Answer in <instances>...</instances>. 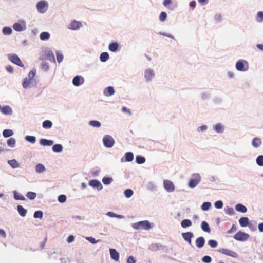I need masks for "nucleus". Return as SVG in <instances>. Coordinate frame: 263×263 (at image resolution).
Returning <instances> with one entry per match:
<instances>
[{
	"label": "nucleus",
	"mask_w": 263,
	"mask_h": 263,
	"mask_svg": "<svg viewBox=\"0 0 263 263\" xmlns=\"http://www.w3.org/2000/svg\"><path fill=\"white\" fill-rule=\"evenodd\" d=\"M167 17V14L165 12H162L159 16V20L161 22H164L166 20Z\"/></svg>",
	"instance_id": "de8ad7c7"
},
{
	"label": "nucleus",
	"mask_w": 263,
	"mask_h": 263,
	"mask_svg": "<svg viewBox=\"0 0 263 263\" xmlns=\"http://www.w3.org/2000/svg\"><path fill=\"white\" fill-rule=\"evenodd\" d=\"M140 227L141 229H144L145 230H149L151 227V223L148 221L144 220V221H140Z\"/></svg>",
	"instance_id": "f3484780"
},
{
	"label": "nucleus",
	"mask_w": 263,
	"mask_h": 263,
	"mask_svg": "<svg viewBox=\"0 0 263 263\" xmlns=\"http://www.w3.org/2000/svg\"><path fill=\"white\" fill-rule=\"evenodd\" d=\"M13 134V132L11 129H5L3 132V135L4 137L7 138L11 136Z\"/></svg>",
	"instance_id": "72a5a7b5"
},
{
	"label": "nucleus",
	"mask_w": 263,
	"mask_h": 263,
	"mask_svg": "<svg viewBox=\"0 0 263 263\" xmlns=\"http://www.w3.org/2000/svg\"><path fill=\"white\" fill-rule=\"evenodd\" d=\"M205 243L204 238L203 237H200L196 240V245L197 247L202 248Z\"/></svg>",
	"instance_id": "6ab92c4d"
},
{
	"label": "nucleus",
	"mask_w": 263,
	"mask_h": 263,
	"mask_svg": "<svg viewBox=\"0 0 263 263\" xmlns=\"http://www.w3.org/2000/svg\"><path fill=\"white\" fill-rule=\"evenodd\" d=\"M211 205V204L210 202H205L202 204V205L201 206V208L203 210L206 211L210 208Z\"/></svg>",
	"instance_id": "a18cd8bd"
},
{
	"label": "nucleus",
	"mask_w": 263,
	"mask_h": 263,
	"mask_svg": "<svg viewBox=\"0 0 263 263\" xmlns=\"http://www.w3.org/2000/svg\"><path fill=\"white\" fill-rule=\"evenodd\" d=\"M104 146L107 148L112 147L115 144V140L110 135H105L103 138Z\"/></svg>",
	"instance_id": "f257e3e1"
},
{
	"label": "nucleus",
	"mask_w": 263,
	"mask_h": 263,
	"mask_svg": "<svg viewBox=\"0 0 263 263\" xmlns=\"http://www.w3.org/2000/svg\"><path fill=\"white\" fill-rule=\"evenodd\" d=\"M256 20L258 22H262L263 21V12L259 11L258 12Z\"/></svg>",
	"instance_id": "8fccbe9b"
},
{
	"label": "nucleus",
	"mask_w": 263,
	"mask_h": 263,
	"mask_svg": "<svg viewBox=\"0 0 263 263\" xmlns=\"http://www.w3.org/2000/svg\"><path fill=\"white\" fill-rule=\"evenodd\" d=\"M58 201L61 203H64L66 200V196L65 195H60L58 198Z\"/></svg>",
	"instance_id": "603ef678"
},
{
	"label": "nucleus",
	"mask_w": 263,
	"mask_h": 263,
	"mask_svg": "<svg viewBox=\"0 0 263 263\" xmlns=\"http://www.w3.org/2000/svg\"><path fill=\"white\" fill-rule=\"evenodd\" d=\"M47 3L44 1L39 2L36 4V8L40 13H44L46 11V7Z\"/></svg>",
	"instance_id": "6e6552de"
},
{
	"label": "nucleus",
	"mask_w": 263,
	"mask_h": 263,
	"mask_svg": "<svg viewBox=\"0 0 263 263\" xmlns=\"http://www.w3.org/2000/svg\"><path fill=\"white\" fill-rule=\"evenodd\" d=\"M53 143V141L46 139H41L40 140V144L43 146H51Z\"/></svg>",
	"instance_id": "a211bd4d"
},
{
	"label": "nucleus",
	"mask_w": 263,
	"mask_h": 263,
	"mask_svg": "<svg viewBox=\"0 0 263 263\" xmlns=\"http://www.w3.org/2000/svg\"><path fill=\"white\" fill-rule=\"evenodd\" d=\"M256 163L259 166H263V156L260 155L256 159Z\"/></svg>",
	"instance_id": "c03bdc74"
},
{
	"label": "nucleus",
	"mask_w": 263,
	"mask_h": 263,
	"mask_svg": "<svg viewBox=\"0 0 263 263\" xmlns=\"http://www.w3.org/2000/svg\"><path fill=\"white\" fill-rule=\"evenodd\" d=\"M1 111L4 115H11L12 113L11 107L7 105L2 107Z\"/></svg>",
	"instance_id": "dca6fc26"
},
{
	"label": "nucleus",
	"mask_w": 263,
	"mask_h": 263,
	"mask_svg": "<svg viewBox=\"0 0 263 263\" xmlns=\"http://www.w3.org/2000/svg\"><path fill=\"white\" fill-rule=\"evenodd\" d=\"M30 84L29 80H28L27 78H25L23 83V86L24 88H26L28 87Z\"/></svg>",
	"instance_id": "e2e57ef3"
},
{
	"label": "nucleus",
	"mask_w": 263,
	"mask_h": 263,
	"mask_svg": "<svg viewBox=\"0 0 263 263\" xmlns=\"http://www.w3.org/2000/svg\"><path fill=\"white\" fill-rule=\"evenodd\" d=\"M140 223H140V221L138 222H136V223H134L132 225V227H133L134 229H136V230L140 229H141Z\"/></svg>",
	"instance_id": "0e129e2a"
},
{
	"label": "nucleus",
	"mask_w": 263,
	"mask_h": 263,
	"mask_svg": "<svg viewBox=\"0 0 263 263\" xmlns=\"http://www.w3.org/2000/svg\"><path fill=\"white\" fill-rule=\"evenodd\" d=\"M89 184L93 187H96L97 189H101L102 184L100 182L97 180H91L89 182Z\"/></svg>",
	"instance_id": "2eb2a0df"
},
{
	"label": "nucleus",
	"mask_w": 263,
	"mask_h": 263,
	"mask_svg": "<svg viewBox=\"0 0 263 263\" xmlns=\"http://www.w3.org/2000/svg\"><path fill=\"white\" fill-rule=\"evenodd\" d=\"M57 59L58 63H61L63 59V55L62 53L57 52Z\"/></svg>",
	"instance_id": "bf43d9fd"
},
{
	"label": "nucleus",
	"mask_w": 263,
	"mask_h": 263,
	"mask_svg": "<svg viewBox=\"0 0 263 263\" xmlns=\"http://www.w3.org/2000/svg\"><path fill=\"white\" fill-rule=\"evenodd\" d=\"M125 160L127 162L132 161L134 159V155L132 152H127L125 155Z\"/></svg>",
	"instance_id": "f704fd0d"
},
{
	"label": "nucleus",
	"mask_w": 263,
	"mask_h": 263,
	"mask_svg": "<svg viewBox=\"0 0 263 263\" xmlns=\"http://www.w3.org/2000/svg\"><path fill=\"white\" fill-rule=\"evenodd\" d=\"M52 150L55 152H61L63 150V146L59 144H55L52 147Z\"/></svg>",
	"instance_id": "2f4dec72"
},
{
	"label": "nucleus",
	"mask_w": 263,
	"mask_h": 263,
	"mask_svg": "<svg viewBox=\"0 0 263 263\" xmlns=\"http://www.w3.org/2000/svg\"><path fill=\"white\" fill-rule=\"evenodd\" d=\"M2 32L4 35H8L12 33V29L9 27H5L3 28Z\"/></svg>",
	"instance_id": "473e14b6"
},
{
	"label": "nucleus",
	"mask_w": 263,
	"mask_h": 263,
	"mask_svg": "<svg viewBox=\"0 0 263 263\" xmlns=\"http://www.w3.org/2000/svg\"><path fill=\"white\" fill-rule=\"evenodd\" d=\"M208 244L212 247V248H215L217 246V242L216 240H210L208 241Z\"/></svg>",
	"instance_id": "5fc2aeb1"
},
{
	"label": "nucleus",
	"mask_w": 263,
	"mask_h": 263,
	"mask_svg": "<svg viewBox=\"0 0 263 263\" xmlns=\"http://www.w3.org/2000/svg\"><path fill=\"white\" fill-rule=\"evenodd\" d=\"M83 78L79 76H75L72 80V83L76 86H78L80 85L83 83Z\"/></svg>",
	"instance_id": "9b49d317"
},
{
	"label": "nucleus",
	"mask_w": 263,
	"mask_h": 263,
	"mask_svg": "<svg viewBox=\"0 0 263 263\" xmlns=\"http://www.w3.org/2000/svg\"><path fill=\"white\" fill-rule=\"evenodd\" d=\"M223 202L221 200L217 201L215 202L214 205L217 209H221L223 206Z\"/></svg>",
	"instance_id": "864d4df0"
},
{
	"label": "nucleus",
	"mask_w": 263,
	"mask_h": 263,
	"mask_svg": "<svg viewBox=\"0 0 263 263\" xmlns=\"http://www.w3.org/2000/svg\"><path fill=\"white\" fill-rule=\"evenodd\" d=\"M15 144V140L13 138H10L7 140V144L10 147H14Z\"/></svg>",
	"instance_id": "37998d69"
},
{
	"label": "nucleus",
	"mask_w": 263,
	"mask_h": 263,
	"mask_svg": "<svg viewBox=\"0 0 263 263\" xmlns=\"http://www.w3.org/2000/svg\"><path fill=\"white\" fill-rule=\"evenodd\" d=\"M182 236L183 238L186 241L188 242V243L191 245V239L193 237V234L192 233L188 232L186 233H183L182 234Z\"/></svg>",
	"instance_id": "f8f14e48"
},
{
	"label": "nucleus",
	"mask_w": 263,
	"mask_h": 263,
	"mask_svg": "<svg viewBox=\"0 0 263 263\" xmlns=\"http://www.w3.org/2000/svg\"><path fill=\"white\" fill-rule=\"evenodd\" d=\"M52 126V123L50 120H45L43 122V127L44 128H50Z\"/></svg>",
	"instance_id": "c9c22d12"
},
{
	"label": "nucleus",
	"mask_w": 263,
	"mask_h": 263,
	"mask_svg": "<svg viewBox=\"0 0 263 263\" xmlns=\"http://www.w3.org/2000/svg\"><path fill=\"white\" fill-rule=\"evenodd\" d=\"M112 181V179L110 177H104L102 179V182L104 184H109Z\"/></svg>",
	"instance_id": "49530a36"
},
{
	"label": "nucleus",
	"mask_w": 263,
	"mask_h": 263,
	"mask_svg": "<svg viewBox=\"0 0 263 263\" xmlns=\"http://www.w3.org/2000/svg\"><path fill=\"white\" fill-rule=\"evenodd\" d=\"M119 47V45L117 43H112L109 45V49L112 52H116Z\"/></svg>",
	"instance_id": "cd10ccee"
},
{
	"label": "nucleus",
	"mask_w": 263,
	"mask_h": 263,
	"mask_svg": "<svg viewBox=\"0 0 263 263\" xmlns=\"http://www.w3.org/2000/svg\"><path fill=\"white\" fill-rule=\"evenodd\" d=\"M41 67L44 71H47L49 69V65L46 63H43L41 65Z\"/></svg>",
	"instance_id": "052dcab7"
},
{
	"label": "nucleus",
	"mask_w": 263,
	"mask_h": 263,
	"mask_svg": "<svg viewBox=\"0 0 263 263\" xmlns=\"http://www.w3.org/2000/svg\"><path fill=\"white\" fill-rule=\"evenodd\" d=\"M74 240V237L73 235H69L67 239V241L68 243H71Z\"/></svg>",
	"instance_id": "774afa93"
},
{
	"label": "nucleus",
	"mask_w": 263,
	"mask_h": 263,
	"mask_svg": "<svg viewBox=\"0 0 263 263\" xmlns=\"http://www.w3.org/2000/svg\"><path fill=\"white\" fill-rule=\"evenodd\" d=\"M136 161L138 164H143L145 162V158L144 157L138 156L136 157Z\"/></svg>",
	"instance_id": "58836bf2"
},
{
	"label": "nucleus",
	"mask_w": 263,
	"mask_h": 263,
	"mask_svg": "<svg viewBox=\"0 0 263 263\" xmlns=\"http://www.w3.org/2000/svg\"><path fill=\"white\" fill-rule=\"evenodd\" d=\"M192 224V221L189 219H184L181 223V227L184 228L190 227Z\"/></svg>",
	"instance_id": "b1692460"
},
{
	"label": "nucleus",
	"mask_w": 263,
	"mask_h": 263,
	"mask_svg": "<svg viewBox=\"0 0 263 263\" xmlns=\"http://www.w3.org/2000/svg\"><path fill=\"white\" fill-rule=\"evenodd\" d=\"M40 37L41 40H47L49 39L50 34L47 32H43L40 34Z\"/></svg>",
	"instance_id": "c756f323"
},
{
	"label": "nucleus",
	"mask_w": 263,
	"mask_h": 263,
	"mask_svg": "<svg viewBox=\"0 0 263 263\" xmlns=\"http://www.w3.org/2000/svg\"><path fill=\"white\" fill-rule=\"evenodd\" d=\"M115 93V90L113 87L109 86L106 87L104 90V94L106 96H110Z\"/></svg>",
	"instance_id": "4468645a"
},
{
	"label": "nucleus",
	"mask_w": 263,
	"mask_h": 263,
	"mask_svg": "<svg viewBox=\"0 0 263 263\" xmlns=\"http://www.w3.org/2000/svg\"><path fill=\"white\" fill-rule=\"evenodd\" d=\"M235 209L237 211L242 213H245L247 211V208L241 203H238L236 205Z\"/></svg>",
	"instance_id": "4be33fe9"
},
{
	"label": "nucleus",
	"mask_w": 263,
	"mask_h": 263,
	"mask_svg": "<svg viewBox=\"0 0 263 263\" xmlns=\"http://www.w3.org/2000/svg\"><path fill=\"white\" fill-rule=\"evenodd\" d=\"M163 184L165 189L167 192H171L174 191L175 186L172 181L168 180H165L164 181Z\"/></svg>",
	"instance_id": "423d86ee"
},
{
	"label": "nucleus",
	"mask_w": 263,
	"mask_h": 263,
	"mask_svg": "<svg viewBox=\"0 0 263 263\" xmlns=\"http://www.w3.org/2000/svg\"><path fill=\"white\" fill-rule=\"evenodd\" d=\"M35 171L37 173H42L45 171V167L42 164H38L35 166Z\"/></svg>",
	"instance_id": "7c9ffc66"
},
{
	"label": "nucleus",
	"mask_w": 263,
	"mask_h": 263,
	"mask_svg": "<svg viewBox=\"0 0 263 263\" xmlns=\"http://www.w3.org/2000/svg\"><path fill=\"white\" fill-rule=\"evenodd\" d=\"M42 60H47L54 63L56 62L54 55L53 52L50 51L46 52L45 54V57L42 59Z\"/></svg>",
	"instance_id": "9d476101"
},
{
	"label": "nucleus",
	"mask_w": 263,
	"mask_h": 263,
	"mask_svg": "<svg viewBox=\"0 0 263 263\" xmlns=\"http://www.w3.org/2000/svg\"><path fill=\"white\" fill-rule=\"evenodd\" d=\"M82 25L79 21L76 20H73L68 26V28L72 30H76L79 29Z\"/></svg>",
	"instance_id": "0eeeda50"
},
{
	"label": "nucleus",
	"mask_w": 263,
	"mask_h": 263,
	"mask_svg": "<svg viewBox=\"0 0 263 263\" xmlns=\"http://www.w3.org/2000/svg\"><path fill=\"white\" fill-rule=\"evenodd\" d=\"M219 252L227 256H231L234 258H237L238 256V254L236 252L227 249H221L219 250Z\"/></svg>",
	"instance_id": "39448f33"
},
{
	"label": "nucleus",
	"mask_w": 263,
	"mask_h": 263,
	"mask_svg": "<svg viewBox=\"0 0 263 263\" xmlns=\"http://www.w3.org/2000/svg\"><path fill=\"white\" fill-rule=\"evenodd\" d=\"M25 140L31 143H34L36 141V138L33 136H26Z\"/></svg>",
	"instance_id": "ea45409f"
},
{
	"label": "nucleus",
	"mask_w": 263,
	"mask_h": 263,
	"mask_svg": "<svg viewBox=\"0 0 263 263\" xmlns=\"http://www.w3.org/2000/svg\"><path fill=\"white\" fill-rule=\"evenodd\" d=\"M252 144L253 147L255 148L258 147L261 144V140L260 138L256 137L254 138L252 142Z\"/></svg>",
	"instance_id": "412c9836"
},
{
	"label": "nucleus",
	"mask_w": 263,
	"mask_h": 263,
	"mask_svg": "<svg viewBox=\"0 0 263 263\" xmlns=\"http://www.w3.org/2000/svg\"><path fill=\"white\" fill-rule=\"evenodd\" d=\"M43 217V212L41 211H37L34 213V218H41Z\"/></svg>",
	"instance_id": "6e6d98bb"
},
{
	"label": "nucleus",
	"mask_w": 263,
	"mask_h": 263,
	"mask_svg": "<svg viewBox=\"0 0 263 263\" xmlns=\"http://www.w3.org/2000/svg\"><path fill=\"white\" fill-rule=\"evenodd\" d=\"M154 74L153 71L151 69L146 70L145 72V78L147 80H150L154 76Z\"/></svg>",
	"instance_id": "393cba45"
},
{
	"label": "nucleus",
	"mask_w": 263,
	"mask_h": 263,
	"mask_svg": "<svg viewBox=\"0 0 263 263\" xmlns=\"http://www.w3.org/2000/svg\"><path fill=\"white\" fill-rule=\"evenodd\" d=\"M124 194L127 198H129L133 195V191L131 189H127L125 191Z\"/></svg>",
	"instance_id": "09e8293b"
},
{
	"label": "nucleus",
	"mask_w": 263,
	"mask_h": 263,
	"mask_svg": "<svg viewBox=\"0 0 263 263\" xmlns=\"http://www.w3.org/2000/svg\"><path fill=\"white\" fill-rule=\"evenodd\" d=\"M201 228L204 232L210 233L211 231V229L209 226V224L205 221L202 222Z\"/></svg>",
	"instance_id": "5701e85b"
},
{
	"label": "nucleus",
	"mask_w": 263,
	"mask_h": 263,
	"mask_svg": "<svg viewBox=\"0 0 263 263\" xmlns=\"http://www.w3.org/2000/svg\"><path fill=\"white\" fill-rule=\"evenodd\" d=\"M13 194H14V198L16 200H25V197L22 195L18 194L16 191H14Z\"/></svg>",
	"instance_id": "e433bc0d"
},
{
	"label": "nucleus",
	"mask_w": 263,
	"mask_h": 263,
	"mask_svg": "<svg viewBox=\"0 0 263 263\" xmlns=\"http://www.w3.org/2000/svg\"><path fill=\"white\" fill-rule=\"evenodd\" d=\"M89 124L90 125H91L93 127H99L101 126L100 122L98 121H95V120L90 121L89 122Z\"/></svg>",
	"instance_id": "a19ab883"
},
{
	"label": "nucleus",
	"mask_w": 263,
	"mask_h": 263,
	"mask_svg": "<svg viewBox=\"0 0 263 263\" xmlns=\"http://www.w3.org/2000/svg\"><path fill=\"white\" fill-rule=\"evenodd\" d=\"M239 222L240 225L241 227H246L249 224V218L246 217H241L239 219Z\"/></svg>",
	"instance_id": "aec40b11"
},
{
	"label": "nucleus",
	"mask_w": 263,
	"mask_h": 263,
	"mask_svg": "<svg viewBox=\"0 0 263 263\" xmlns=\"http://www.w3.org/2000/svg\"><path fill=\"white\" fill-rule=\"evenodd\" d=\"M194 178L190 179L189 182V186L191 188H194L197 185L201 180V177L199 174H194Z\"/></svg>",
	"instance_id": "f03ea898"
},
{
	"label": "nucleus",
	"mask_w": 263,
	"mask_h": 263,
	"mask_svg": "<svg viewBox=\"0 0 263 263\" xmlns=\"http://www.w3.org/2000/svg\"><path fill=\"white\" fill-rule=\"evenodd\" d=\"M127 263H135L136 260L133 256H130L127 258Z\"/></svg>",
	"instance_id": "69168bd1"
},
{
	"label": "nucleus",
	"mask_w": 263,
	"mask_h": 263,
	"mask_svg": "<svg viewBox=\"0 0 263 263\" xmlns=\"http://www.w3.org/2000/svg\"><path fill=\"white\" fill-rule=\"evenodd\" d=\"M86 239L87 240H88L90 242H91V243H93V244L96 243V242H97L99 241V240L96 241L95 240V239L92 237H87Z\"/></svg>",
	"instance_id": "338daca9"
},
{
	"label": "nucleus",
	"mask_w": 263,
	"mask_h": 263,
	"mask_svg": "<svg viewBox=\"0 0 263 263\" xmlns=\"http://www.w3.org/2000/svg\"><path fill=\"white\" fill-rule=\"evenodd\" d=\"M26 196L28 198L33 200L35 198L36 194L34 192H28L26 194Z\"/></svg>",
	"instance_id": "79ce46f5"
},
{
	"label": "nucleus",
	"mask_w": 263,
	"mask_h": 263,
	"mask_svg": "<svg viewBox=\"0 0 263 263\" xmlns=\"http://www.w3.org/2000/svg\"><path fill=\"white\" fill-rule=\"evenodd\" d=\"M110 254L111 258L115 261H118L119 259V254L115 249H110Z\"/></svg>",
	"instance_id": "ddd939ff"
},
{
	"label": "nucleus",
	"mask_w": 263,
	"mask_h": 263,
	"mask_svg": "<svg viewBox=\"0 0 263 263\" xmlns=\"http://www.w3.org/2000/svg\"><path fill=\"white\" fill-rule=\"evenodd\" d=\"M226 213L227 214H228V215H234V214L235 212H234V210L233 208H232V207H230V208H228L226 210Z\"/></svg>",
	"instance_id": "13d9d810"
},
{
	"label": "nucleus",
	"mask_w": 263,
	"mask_h": 263,
	"mask_svg": "<svg viewBox=\"0 0 263 263\" xmlns=\"http://www.w3.org/2000/svg\"><path fill=\"white\" fill-rule=\"evenodd\" d=\"M249 237V235L248 234L241 231H238L234 236V239L238 241L247 240Z\"/></svg>",
	"instance_id": "7ed1b4c3"
},
{
	"label": "nucleus",
	"mask_w": 263,
	"mask_h": 263,
	"mask_svg": "<svg viewBox=\"0 0 263 263\" xmlns=\"http://www.w3.org/2000/svg\"><path fill=\"white\" fill-rule=\"evenodd\" d=\"M13 28L16 31H21L23 30L22 25L18 23L14 24Z\"/></svg>",
	"instance_id": "4c0bfd02"
},
{
	"label": "nucleus",
	"mask_w": 263,
	"mask_h": 263,
	"mask_svg": "<svg viewBox=\"0 0 263 263\" xmlns=\"http://www.w3.org/2000/svg\"><path fill=\"white\" fill-rule=\"evenodd\" d=\"M215 129L218 133H221L223 130V126L221 124H217L215 125Z\"/></svg>",
	"instance_id": "3c124183"
},
{
	"label": "nucleus",
	"mask_w": 263,
	"mask_h": 263,
	"mask_svg": "<svg viewBox=\"0 0 263 263\" xmlns=\"http://www.w3.org/2000/svg\"><path fill=\"white\" fill-rule=\"evenodd\" d=\"M109 56L107 52H103L101 54L100 57V61L105 62L109 59Z\"/></svg>",
	"instance_id": "c85d7f7f"
},
{
	"label": "nucleus",
	"mask_w": 263,
	"mask_h": 263,
	"mask_svg": "<svg viewBox=\"0 0 263 263\" xmlns=\"http://www.w3.org/2000/svg\"><path fill=\"white\" fill-rule=\"evenodd\" d=\"M36 74V70L35 69L31 70L29 74L28 77L30 80L32 79Z\"/></svg>",
	"instance_id": "680f3d73"
},
{
	"label": "nucleus",
	"mask_w": 263,
	"mask_h": 263,
	"mask_svg": "<svg viewBox=\"0 0 263 263\" xmlns=\"http://www.w3.org/2000/svg\"><path fill=\"white\" fill-rule=\"evenodd\" d=\"M17 209L21 216L24 217L26 215L27 210L24 209L22 205H18Z\"/></svg>",
	"instance_id": "a878e982"
},
{
	"label": "nucleus",
	"mask_w": 263,
	"mask_h": 263,
	"mask_svg": "<svg viewBox=\"0 0 263 263\" xmlns=\"http://www.w3.org/2000/svg\"><path fill=\"white\" fill-rule=\"evenodd\" d=\"M245 63L248 65L246 61L243 60H239L236 63V68L237 70L240 71H245L247 69V68H245Z\"/></svg>",
	"instance_id": "1a4fd4ad"
},
{
	"label": "nucleus",
	"mask_w": 263,
	"mask_h": 263,
	"mask_svg": "<svg viewBox=\"0 0 263 263\" xmlns=\"http://www.w3.org/2000/svg\"><path fill=\"white\" fill-rule=\"evenodd\" d=\"M8 163L13 168H17L20 166L19 163L15 159L9 160Z\"/></svg>",
	"instance_id": "bb28decb"
},
{
	"label": "nucleus",
	"mask_w": 263,
	"mask_h": 263,
	"mask_svg": "<svg viewBox=\"0 0 263 263\" xmlns=\"http://www.w3.org/2000/svg\"><path fill=\"white\" fill-rule=\"evenodd\" d=\"M9 59L10 61H11L12 63L14 64L20 66V67H24V65L21 61L19 57L15 54H10L9 55Z\"/></svg>",
	"instance_id": "20e7f679"
},
{
	"label": "nucleus",
	"mask_w": 263,
	"mask_h": 263,
	"mask_svg": "<svg viewBox=\"0 0 263 263\" xmlns=\"http://www.w3.org/2000/svg\"><path fill=\"white\" fill-rule=\"evenodd\" d=\"M202 260L205 263H210L212 261V259L209 256H205L202 258Z\"/></svg>",
	"instance_id": "4d7b16f0"
}]
</instances>
